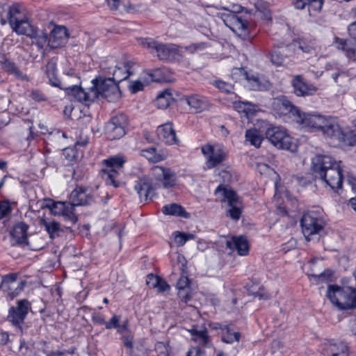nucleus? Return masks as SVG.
I'll list each match as a JSON object with an SVG mask.
<instances>
[{
  "mask_svg": "<svg viewBox=\"0 0 356 356\" xmlns=\"http://www.w3.org/2000/svg\"><path fill=\"white\" fill-rule=\"evenodd\" d=\"M296 122L303 128L311 131H320L323 135L338 141L345 140L344 134L337 120L329 115H324L318 112H300Z\"/></svg>",
  "mask_w": 356,
  "mask_h": 356,
  "instance_id": "obj_1",
  "label": "nucleus"
},
{
  "mask_svg": "<svg viewBox=\"0 0 356 356\" xmlns=\"http://www.w3.org/2000/svg\"><path fill=\"white\" fill-rule=\"evenodd\" d=\"M341 162L328 155H316L312 159V169L332 190L341 189L343 184Z\"/></svg>",
  "mask_w": 356,
  "mask_h": 356,
  "instance_id": "obj_2",
  "label": "nucleus"
},
{
  "mask_svg": "<svg viewBox=\"0 0 356 356\" xmlns=\"http://www.w3.org/2000/svg\"><path fill=\"white\" fill-rule=\"evenodd\" d=\"M152 175L156 181L154 185L145 180H140L135 186L139 197L146 200L152 192L157 188H170L176 184V174L170 168L155 166L152 169Z\"/></svg>",
  "mask_w": 356,
  "mask_h": 356,
  "instance_id": "obj_3",
  "label": "nucleus"
},
{
  "mask_svg": "<svg viewBox=\"0 0 356 356\" xmlns=\"http://www.w3.org/2000/svg\"><path fill=\"white\" fill-rule=\"evenodd\" d=\"M140 45L161 60L179 61L183 58L181 47L172 43H163L152 38H140Z\"/></svg>",
  "mask_w": 356,
  "mask_h": 356,
  "instance_id": "obj_4",
  "label": "nucleus"
},
{
  "mask_svg": "<svg viewBox=\"0 0 356 356\" xmlns=\"http://www.w3.org/2000/svg\"><path fill=\"white\" fill-rule=\"evenodd\" d=\"M6 18L13 31L19 35L34 36L33 27L29 22L24 8L14 3L8 8Z\"/></svg>",
  "mask_w": 356,
  "mask_h": 356,
  "instance_id": "obj_5",
  "label": "nucleus"
},
{
  "mask_svg": "<svg viewBox=\"0 0 356 356\" xmlns=\"http://www.w3.org/2000/svg\"><path fill=\"white\" fill-rule=\"evenodd\" d=\"M327 296L340 309L356 307V291L353 288L330 285Z\"/></svg>",
  "mask_w": 356,
  "mask_h": 356,
  "instance_id": "obj_6",
  "label": "nucleus"
},
{
  "mask_svg": "<svg viewBox=\"0 0 356 356\" xmlns=\"http://www.w3.org/2000/svg\"><path fill=\"white\" fill-rule=\"evenodd\" d=\"M266 138L275 147L279 149L296 152L297 145L294 140L287 134L286 130L280 127L268 128L266 132Z\"/></svg>",
  "mask_w": 356,
  "mask_h": 356,
  "instance_id": "obj_7",
  "label": "nucleus"
},
{
  "mask_svg": "<svg viewBox=\"0 0 356 356\" xmlns=\"http://www.w3.org/2000/svg\"><path fill=\"white\" fill-rule=\"evenodd\" d=\"M94 92H96V99L99 97L107 99L108 102L118 99L120 97L118 83L111 78L95 79L92 81Z\"/></svg>",
  "mask_w": 356,
  "mask_h": 356,
  "instance_id": "obj_8",
  "label": "nucleus"
},
{
  "mask_svg": "<svg viewBox=\"0 0 356 356\" xmlns=\"http://www.w3.org/2000/svg\"><path fill=\"white\" fill-rule=\"evenodd\" d=\"M124 162V157L120 156H111L103 161L105 168L102 170V177L106 184L113 185L115 187L119 186L117 177L122 171Z\"/></svg>",
  "mask_w": 356,
  "mask_h": 356,
  "instance_id": "obj_9",
  "label": "nucleus"
},
{
  "mask_svg": "<svg viewBox=\"0 0 356 356\" xmlns=\"http://www.w3.org/2000/svg\"><path fill=\"white\" fill-rule=\"evenodd\" d=\"M215 195L221 201L227 202L230 207V209L227 211V215L234 220H238L241 213V203L236 193L228 187L220 185L216 189Z\"/></svg>",
  "mask_w": 356,
  "mask_h": 356,
  "instance_id": "obj_10",
  "label": "nucleus"
},
{
  "mask_svg": "<svg viewBox=\"0 0 356 356\" xmlns=\"http://www.w3.org/2000/svg\"><path fill=\"white\" fill-rule=\"evenodd\" d=\"M129 124L127 116L119 113L113 115L106 126V135L111 140H118L126 134V129Z\"/></svg>",
  "mask_w": 356,
  "mask_h": 356,
  "instance_id": "obj_11",
  "label": "nucleus"
},
{
  "mask_svg": "<svg viewBox=\"0 0 356 356\" xmlns=\"http://www.w3.org/2000/svg\"><path fill=\"white\" fill-rule=\"evenodd\" d=\"M201 151L206 159L208 168H213L221 164L227 156L225 148L220 144H205L202 146Z\"/></svg>",
  "mask_w": 356,
  "mask_h": 356,
  "instance_id": "obj_12",
  "label": "nucleus"
},
{
  "mask_svg": "<svg viewBox=\"0 0 356 356\" xmlns=\"http://www.w3.org/2000/svg\"><path fill=\"white\" fill-rule=\"evenodd\" d=\"M43 207L49 209L54 216H63L65 220L73 224L77 222L78 218L74 213V209L70 202H54L51 199H46Z\"/></svg>",
  "mask_w": 356,
  "mask_h": 356,
  "instance_id": "obj_13",
  "label": "nucleus"
},
{
  "mask_svg": "<svg viewBox=\"0 0 356 356\" xmlns=\"http://www.w3.org/2000/svg\"><path fill=\"white\" fill-rule=\"evenodd\" d=\"M224 24L238 37L246 39L249 36L248 22L234 13H222L220 16Z\"/></svg>",
  "mask_w": 356,
  "mask_h": 356,
  "instance_id": "obj_14",
  "label": "nucleus"
},
{
  "mask_svg": "<svg viewBox=\"0 0 356 356\" xmlns=\"http://www.w3.org/2000/svg\"><path fill=\"white\" fill-rule=\"evenodd\" d=\"M272 107L275 115L280 117L289 116L297 121L300 111L286 97H278L273 99Z\"/></svg>",
  "mask_w": 356,
  "mask_h": 356,
  "instance_id": "obj_15",
  "label": "nucleus"
},
{
  "mask_svg": "<svg viewBox=\"0 0 356 356\" xmlns=\"http://www.w3.org/2000/svg\"><path fill=\"white\" fill-rule=\"evenodd\" d=\"M300 225L302 233L307 241L310 240V236L317 234L323 228L322 220L318 218L314 212L304 214Z\"/></svg>",
  "mask_w": 356,
  "mask_h": 356,
  "instance_id": "obj_16",
  "label": "nucleus"
},
{
  "mask_svg": "<svg viewBox=\"0 0 356 356\" xmlns=\"http://www.w3.org/2000/svg\"><path fill=\"white\" fill-rule=\"evenodd\" d=\"M29 302L22 300L17 302L16 307H13L9 310L8 321L15 326L19 332H22V325L28 314Z\"/></svg>",
  "mask_w": 356,
  "mask_h": 356,
  "instance_id": "obj_17",
  "label": "nucleus"
},
{
  "mask_svg": "<svg viewBox=\"0 0 356 356\" xmlns=\"http://www.w3.org/2000/svg\"><path fill=\"white\" fill-rule=\"evenodd\" d=\"M294 93L298 97L312 95L317 91V88L307 83L301 75H296L291 80Z\"/></svg>",
  "mask_w": 356,
  "mask_h": 356,
  "instance_id": "obj_18",
  "label": "nucleus"
},
{
  "mask_svg": "<svg viewBox=\"0 0 356 356\" xmlns=\"http://www.w3.org/2000/svg\"><path fill=\"white\" fill-rule=\"evenodd\" d=\"M134 65L135 63L130 60L118 63L115 66L111 79L118 83L126 80L134 73Z\"/></svg>",
  "mask_w": 356,
  "mask_h": 356,
  "instance_id": "obj_19",
  "label": "nucleus"
},
{
  "mask_svg": "<svg viewBox=\"0 0 356 356\" xmlns=\"http://www.w3.org/2000/svg\"><path fill=\"white\" fill-rule=\"evenodd\" d=\"M67 90H68L69 95H72L78 102H82L86 105H89L96 99V92H94L92 86L87 90L76 86Z\"/></svg>",
  "mask_w": 356,
  "mask_h": 356,
  "instance_id": "obj_20",
  "label": "nucleus"
},
{
  "mask_svg": "<svg viewBox=\"0 0 356 356\" xmlns=\"http://www.w3.org/2000/svg\"><path fill=\"white\" fill-rule=\"evenodd\" d=\"M68 38L69 33L65 26H56L51 32L49 45L52 48H58L64 45L67 42Z\"/></svg>",
  "mask_w": 356,
  "mask_h": 356,
  "instance_id": "obj_21",
  "label": "nucleus"
},
{
  "mask_svg": "<svg viewBox=\"0 0 356 356\" xmlns=\"http://www.w3.org/2000/svg\"><path fill=\"white\" fill-rule=\"evenodd\" d=\"M70 203L73 205V208L76 206H83L91 203L93 201L92 196L89 193H86V190L82 187L76 188L72 191L70 195Z\"/></svg>",
  "mask_w": 356,
  "mask_h": 356,
  "instance_id": "obj_22",
  "label": "nucleus"
},
{
  "mask_svg": "<svg viewBox=\"0 0 356 356\" xmlns=\"http://www.w3.org/2000/svg\"><path fill=\"white\" fill-rule=\"evenodd\" d=\"M159 138L168 145H174L177 143V138L171 123H165L158 127L156 130Z\"/></svg>",
  "mask_w": 356,
  "mask_h": 356,
  "instance_id": "obj_23",
  "label": "nucleus"
},
{
  "mask_svg": "<svg viewBox=\"0 0 356 356\" xmlns=\"http://www.w3.org/2000/svg\"><path fill=\"white\" fill-rule=\"evenodd\" d=\"M186 104L195 113H200L210 107L208 99L198 95H191L186 97Z\"/></svg>",
  "mask_w": 356,
  "mask_h": 356,
  "instance_id": "obj_24",
  "label": "nucleus"
},
{
  "mask_svg": "<svg viewBox=\"0 0 356 356\" xmlns=\"http://www.w3.org/2000/svg\"><path fill=\"white\" fill-rule=\"evenodd\" d=\"M226 245L231 250H236L241 256L247 255L249 251L248 240L244 236H234L227 241Z\"/></svg>",
  "mask_w": 356,
  "mask_h": 356,
  "instance_id": "obj_25",
  "label": "nucleus"
},
{
  "mask_svg": "<svg viewBox=\"0 0 356 356\" xmlns=\"http://www.w3.org/2000/svg\"><path fill=\"white\" fill-rule=\"evenodd\" d=\"M178 296L184 302H187L191 296V282L188 277L181 275L177 282Z\"/></svg>",
  "mask_w": 356,
  "mask_h": 356,
  "instance_id": "obj_26",
  "label": "nucleus"
},
{
  "mask_svg": "<svg viewBox=\"0 0 356 356\" xmlns=\"http://www.w3.org/2000/svg\"><path fill=\"white\" fill-rule=\"evenodd\" d=\"M325 351L330 356H350L348 346L342 341L327 344Z\"/></svg>",
  "mask_w": 356,
  "mask_h": 356,
  "instance_id": "obj_27",
  "label": "nucleus"
},
{
  "mask_svg": "<svg viewBox=\"0 0 356 356\" xmlns=\"http://www.w3.org/2000/svg\"><path fill=\"white\" fill-rule=\"evenodd\" d=\"M44 72L49 79V83L54 86L61 88V83L57 77L56 60L53 58L46 65Z\"/></svg>",
  "mask_w": 356,
  "mask_h": 356,
  "instance_id": "obj_28",
  "label": "nucleus"
},
{
  "mask_svg": "<svg viewBox=\"0 0 356 356\" xmlns=\"http://www.w3.org/2000/svg\"><path fill=\"white\" fill-rule=\"evenodd\" d=\"M40 223L44 227L51 239L58 237L60 233L63 232V229L60 223L54 220L42 218L40 220Z\"/></svg>",
  "mask_w": 356,
  "mask_h": 356,
  "instance_id": "obj_29",
  "label": "nucleus"
},
{
  "mask_svg": "<svg viewBox=\"0 0 356 356\" xmlns=\"http://www.w3.org/2000/svg\"><path fill=\"white\" fill-rule=\"evenodd\" d=\"M236 71L243 74L248 81V87L253 90H261L265 88V86L261 83L259 77L254 74H250L245 72L242 68L236 69Z\"/></svg>",
  "mask_w": 356,
  "mask_h": 356,
  "instance_id": "obj_30",
  "label": "nucleus"
},
{
  "mask_svg": "<svg viewBox=\"0 0 356 356\" xmlns=\"http://www.w3.org/2000/svg\"><path fill=\"white\" fill-rule=\"evenodd\" d=\"M28 227L23 223L14 227L11 236L17 243H24L26 241Z\"/></svg>",
  "mask_w": 356,
  "mask_h": 356,
  "instance_id": "obj_31",
  "label": "nucleus"
},
{
  "mask_svg": "<svg viewBox=\"0 0 356 356\" xmlns=\"http://www.w3.org/2000/svg\"><path fill=\"white\" fill-rule=\"evenodd\" d=\"M190 332L192 335V339L196 343L202 346H208L209 345V337L208 335L207 331L205 329L202 330L192 329L190 330Z\"/></svg>",
  "mask_w": 356,
  "mask_h": 356,
  "instance_id": "obj_32",
  "label": "nucleus"
},
{
  "mask_svg": "<svg viewBox=\"0 0 356 356\" xmlns=\"http://www.w3.org/2000/svg\"><path fill=\"white\" fill-rule=\"evenodd\" d=\"M162 211L165 215L177 216L184 218H188L189 216L188 213L186 212L184 209L177 204L165 205L162 209Z\"/></svg>",
  "mask_w": 356,
  "mask_h": 356,
  "instance_id": "obj_33",
  "label": "nucleus"
},
{
  "mask_svg": "<svg viewBox=\"0 0 356 356\" xmlns=\"http://www.w3.org/2000/svg\"><path fill=\"white\" fill-rule=\"evenodd\" d=\"M221 338L225 343H232L234 341H239L241 334L238 332L233 331L229 326L224 325L221 332Z\"/></svg>",
  "mask_w": 356,
  "mask_h": 356,
  "instance_id": "obj_34",
  "label": "nucleus"
},
{
  "mask_svg": "<svg viewBox=\"0 0 356 356\" xmlns=\"http://www.w3.org/2000/svg\"><path fill=\"white\" fill-rule=\"evenodd\" d=\"M173 101L172 95L168 89L161 92L156 97L155 103L158 108L165 109L169 106Z\"/></svg>",
  "mask_w": 356,
  "mask_h": 356,
  "instance_id": "obj_35",
  "label": "nucleus"
},
{
  "mask_svg": "<svg viewBox=\"0 0 356 356\" xmlns=\"http://www.w3.org/2000/svg\"><path fill=\"white\" fill-rule=\"evenodd\" d=\"M245 138L250 145L259 147L264 140L263 135L256 129H250L245 132Z\"/></svg>",
  "mask_w": 356,
  "mask_h": 356,
  "instance_id": "obj_36",
  "label": "nucleus"
},
{
  "mask_svg": "<svg viewBox=\"0 0 356 356\" xmlns=\"http://www.w3.org/2000/svg\"><path fill=\"white\" fill-rule=\"evenodd\" d=\"M25 282L23 281H20L19 284H8L6 283V286L3 285V283H1V289L7 292L8 295H10L12 298L17 296L24 288Z\"/></svg>",
  "mask_w": 356,
  "mask_h": 356,
  "instance_id": "obj_37",
  "label": "nucleus"
},
{
  "mask_svg": "<svg viewBox=\"0 0 356 356\" xmlns=\"http://www.w3.org/2000/svg\"><path fill=\"white\" fill-rule=\"evenodd\" d=\"M174 242L177 247L183 246L186 241L195 238V235L191 233L181 232L179 231L173 233Z\"/></svg>",
  "mask_w": 356,
  "mask_h": 356,
  "instance_id": "obj_38",
  "label": "nucleus"
},
{
  "mask_svg": "<svg viewBox=\"0 0 356 356\" xmlns=\"http://www.w3.org/2000/svg\"><path fill=\"white\" fill-rule=\"evenodd\" d=\"M233 106L238 113H244L246 115H251L255 111L254 106L248 102H234Z\"/></svg>",
  "mask_w": 356,
  "mask_h": 356,
  "instance_id": "obj_39",
  "label": "nucleus"
},
{
  "mask_svg": "<svg viewBox=\"0 0 356 356\" xmlns=\"http://www.w3.org/2000/svg\"><path fill=\"white\" fill-rule=\"evenodd\" d=\"M308 275L311 277V281L318 284L328 282L332 276V273L330 270H326L320 274L309 273Z\"/></svg>",
  "mask_w": 356,
  "mask_h": 356,
  "instance_id": "obj_40",
  "label": "nucleus"
},
{
  "mask_svg": "<svg viewBox=\"0 0 356 356\" xmlns=\"http://www.w3.org/2000/svg\"><path fill=\"white\" fill-rule=\"evenodd\" d=\"M257 11L261 14V17L266 19H270V11L269 6L267 3L263 1H257L255 4Z\"/></svg>",
  "mask_w": 356,
  "mask_h": 356,
  "instance_id": "obj_41",
  "label": "nucleus"
},
{
  "mask_svg": "<svg viewBox=\"0 0 356 356\" xmlns=\"http://www.w3.org/2000/svg\"><path fill=\"white\" fill-rule=\"evenodd\" d=\"M143 156L150 161L158 162L163 159L161 156L156 152L154 147H150L143 151Z\"/></svg>",
  "mask_w": 356,
  "mask_h": 356,
  "instance_id": "obj_42",
  "label": "nucleus"
},
{
  "mask_svg": "<svg viewBox=\"0 0 356 356\" xmlns=\"http://www.w3.org/2000/svg\"><path fill=\"white\" fill-rule=\"evenodd\" d=\"M34 36H29L31 38L35 40V43L40 48H42L46 42L47 41V35L43 33L39 34L38 30L33 28Z\"/></svg>",
  "mask_w": 356,
  "mask_h": 356,
  "instance_id": "obj_43",
  "label": "nucleus"
},
{
  "mask_svg": "<svg viewBox=\"0 0 356 356\" xmlns=\"http://www.w3.org/2000/svg\"><path fill=\"white\" fill-rule=\"evenodd\" d=\"M308 11L310 15H312V10L315 12H319L321 10L323 6L322 0H308Z\"/></svg>",
  "mask_w": 356,
  "mask_h": 356,
  "instance_id": "obj_44",
  "label": "nucleus"
},
{
  "mask_svg": "<svg viewBox=\"0 0 356 356\" xmlns=\"http://www.w3.org/2000/svg\"><path fill=\"white\" fill-rule=\"evenodd\" d=\"M214 85L222 92L229 93L233 90V86L231 83L225 82L221 80L215 81Z\"/></svg>",
  "mask_w": 356,
  "mask_h": 356,
  "instance_id": "obj_45",
  "label": "nucleus"
},
{
  "mask_svg": "<svg viewBox=\"0 0 356 356\" xmlns=\"http://www.w3.org/2000/svg\"><path fill=\"white\" fill-rule=\"evenodd\" d=\"M12 211L8 201L0 202V220L6 217Z\"/></svg>",
  "mask_w": 356,
  "mask_h": 356,
  "instance_id": "obj_46",
  "label": "nucleus"
},
{
  "mask_svg": "<svg viewBox=\"0 0 356 356\" xmlns=\"http://www.w3.org/2000/svg\"><path fill=\"white\" fill-rule=\"evenodd\" d=\"M270 60L274 65L279 66L283 63L284 56L280 52L275 51L271 54Z\"/></svg>",
  "mask_w": 356,
  "mask_h": 356,
  "instance_id": "obj_47",
  "label": "nucleus"
},
{
  "mask_svg": "<svg viewBox=\"0 0 356 356\" xmlns=\"http://www.w3.org/2000/svg\"><path fill=\"white\" fill-rule=\"evenodd\" d=\"M159 280V277L154 275L153 274H149L147 276L146 284L149 288L156 289Z\"/></svg>",
  "mask_w": 356,
  "mask_h": 356,
  "instance_id": "obj_48",
  "label": "nucleus"
},
{
  "mask_svg": "<svg viewBox=\"0 0 356 356\" xmlns=\"http://www.w3.org/2000/svg\"><path fill=\"white\" fill-rule=\"evenodd\" d=\"M120 321V316L118 315H114L112 316V318L110 319L108 322H106L105 327L108 330L117 328L118 327Z\"/></svg>",
  "mask_w": 356,
  "mask_h": 356,
  "instance_id": "obj_49",
  "label": "nucleus"
},
{
  "mask_svg": "<svg viewBox=\"0 0 356 356\" xmlns=\"http://www.w3.org/2000/svg\"><path fill=\"white\" fill-rule=\"evenodd\" d=\"M205 47H206V43L200 42V43L192 44L191 45L186 46L184 47V49L186 51H188L190 53L193 54L197 51L203 50L205 48Z\"/></svg>",
  "mask_w": 356,
  "mask_h": 356,
  "instance_id": "obj_50",
  "label": "nucleus"
},
{
  "mask_svg": "<svg viewBox=\"0 0 356 356\" xmlns=\"http://www.w3.org/2000/svg\"><path fill=\"white\" fill-rule=\"evenodd\" d=\"M19 282L17 281V275L15 274H10L8 275H6L1 283H3V285L6 286V283L8 284H12L13 285L14 284H19Z\"/></svg>",
  "mask_w": 356,
  "mask_h": 356,
  "instance_id": "obj_51",
  "label": "nucleus"
},
{
  "mask_svg": "<svg viewBox=\"0 0 356 356\" xmlns=\"http://www.w3.org/2000/svg\"><path fill=\"white\" fill-rule=\"evenodd\" d=\"M156 289H157V291L161 293L168 291L170 289V286L165 280L160 278Z\"/></svg>",
  "mask_w": 356,
  "mask_h": 356,
  "instance_id": "obj_52",
  "label": "nucleus"
},
{
  "mask_svg": "<svg viewBox=\"0 0 356 356\" xmlns=\"http://www.w3.org/2000/svg\"><path fill=\"white\" fill-rule=\"evenodd\" d=\"M143 83L140 81H133L131 86V91L134 93L140 90H142L143 89Z\"/></svg>",
  "mask_w": 356,
  "mask_h": 356,
  "instance_id": "obj_53",
  "label": "nucleus"
},
{
  "mask_svg": "<svg viewBox=\"0 0 356 356\" xmlns=\"http://www.w3.org/2000/svg\"><path fill=\"white\" fill-rule=\"evenodd\" d=\"M348 33L351 38L356 40V21L348 26Z\"/></svg>",
  "mask_w": 356,
  "mask_h": 356,
  "instance_id": "obj_54",
  "label": "nucleus"
},
{
  "mask_svg": "<svg viewBox=\"0 0 356 356\" xmlns=\"http://www.w3.org/2000/svg\"><path fill=\"white\" fill-rule=\"evenodd\" d=\"M63 154L65 155L66 159H68L69 161H72L76 156L74 151L72 148L64 149Z\"/></svg>",
  "mask_w": 356,
  "mask_h": 356,
  "instance_id": "obj_55",
  "label": "nucleus"
},
{
  "mask_svg": "<svg viewBox=\"0 0 356 356\" xmlns=\"http://www.w3.org/2000/svg\"><path fill=\"white\" fill-rule=\"evenodd\" d=\"M88 143V138L87 136H80L76 142V146L84 147Z\"/></svg>",
  "mask_w": 356,
  "mask_h": 356,
  "instance_id": "obj_56",
  "label": "nucleus"
},
{
  "mask_svg": "<svg viewBox=\"0 0 356 356\" xmlns=\"http://www.w3.org/2000/svg\"><path fill=\"white\" fill-rule=\"evenodd\" d=\"M203 354L204 351L200 348H193L188 351L187 356H202Z\"/></svg>",
  "mask_w": 356,
  "mask_h": 356,
  "instance_id": "obj_57",
  "label": "nucleus"
},
{
  "mask_svg": "<svg viewBox=\"0 0 356 356\" xmlns=\"http://www.w3.org/2000/svg\"><path fill=\"white\" fill-rule=\"evenodd\" d=\"M111 10H118L120 4V0H106Z\"/></svg>",
  "mask_w": 356,
  "mask_h": 356,
  "instance_id": "obj_58",
  "label": "nucleus"
},
{
  "mask_svg": "<svg viewBox=\"0 0 356 356\" xmlns=\"http://www.w3.org/2000/svg\"><path fill=\"white\" fill-rule=\"evenodd\" d=\"M31 98L36 102H41L44 100V96L38 91H33L31 94Z\"/></svg>",
  "mask_w": 356,
  "mask_h": 356,
  "instance_id": "obj_59",
  "label": "nucleus"
},
{
  "mask_svg": "<svg viewBox=\"0 0 356 356\" xmlns=\"http://www.w3.org/2000/svg\"><path fill=\"white\" fill-rule=\"evenodd\" d=\"M308 3V0H296L293 4L297 9H303Z\"/></svg>",
  "mask_w": 356,
  "mask_h": 356,
  "instance_id": "obj_60",
  "label": "nucleus"
},
{
  "mask_svg": "<svg viewBox=\"0 0 356 356\" xmlns=\"http://www.w3.org/2000/svg\"><path fill=\"white\" fill-rule=\"evenodd\" d=\"M13 74L19 79L23 81L29 80V77L26 74H24L21 71H19L18 68L16 69V70Z\"/></svg>",
  "mask_w": 356,
  "mask_h": 356,
  "instance_id": "obj_61",
  "label": "nucleus"
},
{
  "mask_svg": "<svg viewBox=\"0 0 356 356\" xmlns=\"http://www.w3.org/2000/svg\"><path fill=\"white\" fill-rule=\"evenodd\" d=\"M123 342H124V345L131 349L133 348V338L130 336H128V337H125L124 336L123 337Z\"/></svg>",
  "mask_w": 356,
  "mask_h": 356,
  "instance_id": "obj_62",
  "label": "nucleus"
},
{
  "mask_svg": "<svg viewBox=\"0 0 356 356\" xmlns=\"http://www.w3.org/2000/svg\"><path fill=\"white\" fill-rule=\"evenodd\" d=\"M92 320L95 323H96L99 325H105V323H106V321H105L104 318L99 314L93 316Z\"/></svg>",
  "mask_w": 356,
  "mask_h": 356,
  "instance_id": "obj_63",
  "label": "nucleus"
},
{
  "mask_svg": "<svg viewBox=\"0 0 356 356\" xmlns=\"http://www.w3.org/2000/svg\"><path fill=\"white\" fill-rule=\"evenodd\" d=\"M347 181L352 186L353 189L356 187V178L352 175H347Z\"/></svg>",
  "mask_w": 356,
  "mask_h": 356,
  "instance_id": "obj_64",
  "label": "nucleus"
}]
</instances>
